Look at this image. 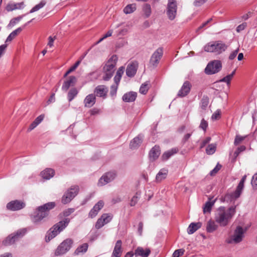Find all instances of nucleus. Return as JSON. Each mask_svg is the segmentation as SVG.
<instances>
[{
    "mask_svg": "<svg viewBox=\"0 0 257 257\" xmlns=\"http://www.w3.org/2000/svg\"><path fill=\"white\" fill-rule=\"evenodd\" d=\"M243 189L237 186L235 191L232 193H227L225 196V199L227 201H232L237 199L240 196Z\"/></svg>",
    "mask_w": 257,
    "mask_h": 257,
    "instance_id": "a211bd4d",
    "label": "nucleus"
},
{
    "mask_svg": "<svg viewBox=\"0 0 257 257\" xmlns=\"http://www.w3.org/2000/svg\"><path fill=\"white\" fill-rule=\"evenodd\" d=\"M207 0H195L194 2V5L195 7H199L204 4Z\"/></svg>",
    "mask_w": 257,
    "mask_h": 257,
    "instance_id": "bf43d9fd",
    "label": "nucleus"
},
{
    "mask_svg": "<svg viewBox=\"0 0 257 257\" xmlns=\"http://www.w3.org/2000/svg\"><path fill=\"white\" fill-rule=\"evenodd\" d=\"M99 112H100V110L97 108H93V109H92L90 110V114L92 115L99 114Z\"/></svg>",
    "mask_w": 257,
    "mask_h": 257,
    "instance_id": "e2e57ef3",
    "label": "nucleus"
},
{
    "mask_svg": "<svg viewBox=\"0 0 257 257\" xmlns=\"http://www.w3.org/2000/svg\"><path fill=\"white\" fill-rule=\"evenodd\" d=\"M163 50L162 48H158L152 54L150 63L153 66L156 67L159 63L160 60L162 57Z\"/></svg>",
    "mask_w": 257,
    "mask_h": 257,
    "instance_id": "ddd939ff",
    "label": "nucleus"
},
{
    "mask_svg": "<svg viewBox=\"0 0 257 257\" xmlns=\"http://www.w3.org/2000/svg\"><path fill=\"white\" fill-rule=\"evenodd\" d=\"M177 4L175 0H169L167 4L166 14L168 19L172 21L177 15Z\"/></svg>",
    "mask_w": 257,
    "mask_h": 257,
    "instance_id": "9b49d317",
    "label": "nucleus"
},
{
    "mask_svg": "<svg viewBox=\"0 0 257 257\" xmlns=\"http://www.w3.org/2000/svg\"><path fill=\"white\" fill-rule=\"evenodd\" d=\"M149 88V83L146 82L145 83L142 84L140 88V92L142 94H145L148 91Z\"/></svg>",
    "mask_w": 257,
    "mask_h": 257,
    "instance_id": "c03bdc74",
    "label": "nucleus"
},
{
    "mask_svg": "<svg viewBox=\"0 0 257 257\" xmlns=\"http://www.w3.org/2000/svg\"><path fill=\"white\" fill-rule=\"evenodd\" d=\"M168 173V170L167 169H161L156 175V181L158 183L161 182L167 178Z\"/></svg>",
    "mask_w": 257,
    "mask_h": 257,
    "instance_id": "393cba45",
    "label": "nucleus"
},
{
    "mask_svg": "<svg viewBox=\"0 0 257 257\" xmlns=\"http://www.w3.org/2000/svg\"><path fill=\"white\" fill-rule=\"evenodd\" d=\"M140 197V194L138 192L136 193L131 200L130 205L131 206H134L137 203Z\"/></svg>",
    "mask_w": 257,
    "mask_h": 257,
    "instance_id": "a18cd8bd",
    "label": "nucleus"
},
{
    "mask_svg": "<svg viewBox=\"0 0 257 257\" xmlns=\"http://www.w3.org/2000/svg\"><path fill=\"white\" fill-rule=\"evenodd\" d=\"M221 112L219 110H216L212 115L211 118L213 120L218 119L220 116Z\"/></svg>",
    "mask_w": 257,
    "mask_h": 257,
    "instance_id": "13d9d810",
    "label": "nucleus"
},
{
    "mask_svg": "<svg viewBox=\"0 0 257 257\" xmlns=\"http://www.w3.org/2000/svg\"><path fill=\"white\" fill-rule=\"evenodd\" d=\"M217 227L218 226L215 222L213 220H210L207 223L206 231L209 233L213 232L217 229Z\"/></svg>",
    "mask_w": 257,
    "mask_h": 257,
    "instance_id": "473e14b6",
    "label": "nucleus"
},
{
    "mask_svg": "<svg viewBox=\"0 0 257 257\" xmlns=\"http://www.w3.org/2000/svg\"><path fill=\"white\" fill-rule=\"evenodd\" d=\"M69 222L70 219L69 218H65L64 220L55 224L47 233L46 236V241L48 242L55 237L66 227Z\"/></svg>",
    "mask_w": 257,
    "mask_h": 257,
    "instance_id": "20e7f679",
    "label": "nucleus"
},
{
    "mask_svg": "<svg viewBox=\"0 0 257 257\" xmlns=\"http://www.w3.org/2000/svg\"><path fill=\"white\" fill-rule=\"evenodd\" d=\"M117 60V56L113 55L105 62L103 67V72L104 73L103 79L104 80L108 81L113 76Z\"/></svg>",
    "mask_w": 257,
    "mask_h": 257,
    "instance_id": "f03ea898",
    "label": "nucleus"
},
{
    "mask_svg": "<svg viewBox=\"0 0 257 257\" xmlns=\"http://www.w3.org/2000/svg\"><path fill=\"white\" fill-rule=\"evenodd\" d=\"M136 4H132L127 5L123 9V12L126 14H129L133 13L136 10Z\"/></svg>",
    "mask_w": 257,
    "mask_h": 257,
    "instance_id": "e433bc0d",
    "label": "nucleus"
},
{
    "mask_svg": "<svg viewBox=\"0 0 257 257\" xmlns=\"http://www.w3.org/2000/svg\"><path fill=\"white\" fill-rule=\"evenodd\" d=\"M246 24L245 23H243L241 25H239L236 28V31L239 32L241 31H242L243 30H244L246 27Z\"/></svg>",
    "mask_w": 257,
    "mask_h": 257,
    "instance_id": "0e129e2a",
    "label": "nucleus"
},
{
    "mask_svg": "<svg viewBox=\"0 0 257 257\" xmlns=\"http://www.w3.org/2000/svg\"><path fill=\"white\" fill-rule=\"evenodd\" d=\"M88 244L85 243H83V244L81 245L79 247L77 248V249L75 250L74 253L76 255H79L80 253H83L85 252L88 249Z\"/></svg>",
    "mask_w": 257,
    "mask_h": 257,
    "instance_id": "4c0bfd02",
    "label": "nucleus"
},
{
    "mask_svg": "<svg viewBox=\"0 0 257 257\" xmlns=\"http://www.w3.org/2000/svg\"><path fill=\"white\" fill-rule=\"evenodd\" d=\"M232 79V75H228L224 77L221 80H220V82H226L227 85L230 84V82Z\"/></svg>",
    "mask_w": 257,
    "mask_h": 257,
    "instance_id": "864d4df0",
    "label": "nucleus"
},
{
    "mask_svg": "<svg viewBox=\"0 0 257 257\" xmlns=\"http://www.w3.org/2000/svg\"><path fill=\"white\" fill-rule=\"evenodd\" d=\"M210 137H207L206 138H205L204 140L202 141L200 144V149H202L203 148H204L207 144H208L210 142Z\"/></svg>",
    "mask_w": 257,
    "mask_h": 257,
    "instance_id": "6e6d98bb",
    "label": "nucleus"
},
{
    "mask_svg": "<svg viewBox=\"0 0 257 257\" xmlns=\"http://www.w3.org/2000/svg\"><path fill=\"white\" fill-rule=\"evenodd\" d=\"M74 211V209L73 208H68L63 211V216L65 217H67L72 214Z\"/></svg>",
    "mask_w": 257,
    "mask_h": 257,
    "instance_id": "4d7b16f0",
    "label": "nucleus"
},
{
    "mask_svg": "<svg viewBox=\"0 0 257 257\" xmlns=\"http://www.w3.org/2000/svg\"><path fill=\"white\" fill-rule=\"evenodd\" d=\"M160 155V149L158 146L153 147L150 152V159L154 161L157 159Z\"/></svg>",
    "mask_w": 257,
    "mask_h": 257,
    "instance_id": "c85d7f7f",
    "label": "nucleus"
},
{
    "mask_svg": "<svg viewBox=\"0 0 257 257\" xmlns=\"http://www.w3.org/2000/svg\"><path fill=\"white\" fill-rule=\"evenodd\" d=\"M184 251L183 249H177L174 252L173 257H179L184 254Z\"/></svg>",
    "mask_w": 257,
    "mask_h": 257,
    "instance_id": "603ef678",
    "label": "nucleus"
},
{
    "mask_svg": "<svg viewBox=\"0 0 257 257\" xmlns=\"http://www.w3.org/2000/svg\"><path fill=\"white\" fill-rule=\"evenodd\" d=\"M143 15L146 18L150 17L152 14V9L151 5L149 4H145L142 7Z\"/></svg>",
    "mask_w": 257,
    "mask_h": 257,
    "instance_id": "72a5a7b5",
    "label": "nucleus"
},
{
    "mask_svg": "<svg viewBox=\"0 0 257 257\" xmlns=\"http://www.w3.org/2000/svg\"><path fill=\"white\" fill-rule=\"evenodd\" d=\"M235 206H231L228 209L223 206L219 207L215 213L216 222L221 226L227 225L235 213Z\"/></svg>",
    "mask_w": 257,
    "mask_h": 257,
    "instance_id": "f257e3e1",
    "label": "nucleus"
},
{
    "mask_svg": "<svg viewBox=\"0 0 257 257\" xmlns=\"http://www.w3.org/2000/svg\"><path fill=\"white\" fill-rule=\"evenodd\" d=\"M214 202H215V200H213L212 201H210L209 200L205 203V204L203 207V212L204 213H205L206 212H210V211L211 210V208L213 206V205H214Z\"/></svg>",
    "mask_w": 257,
    "mask_h": 257,
    "instance_id": "ea45409f",
    "label": "nucleus"
},
{
    "mask_svg": "<svg viewBox=\"0 0 257 257\" xmlns=\"http://www.w3.org/2000/svg\"><path fill=\"white\" fill-rule=\"evenodd\" d=\"M178 152V149L177 148H173L168 151L165 152L162 156V158L163 160H167L172 156L176 154Z\"/></svg>",
    "mask_w": 257,
    "mask_h": 257,
    "instance_id": "f704fd0d",
    "label": "nucleus"
},
{
    "mask_svg": "<svg viewBox=\"0 0 257 257\" xmlns=\"http://www.w3.org/2000/svg\"><path fill=\"white\" fill-rule=\"evenodd\" d=\"M26 204L24 202L16 200L8 203L7 205V208L12 211H17L24 208Z\"/></svg>",
    "mask_w": 257,
    "mask_h": 257,
    "instance_id": "4468645a",
    "label": "nucleus"
},
{
    "mask_svg": "<svg viewBox=\"0 0 257 257\" xmlns=\"http://www.w3.org/2000/svg\"><path fill=\"white\" fill-rule=\"evenodd\" d=\"M79 189L78 186H72L63 195L61 200L62 203L66 204L69 203L78 194Z\"/></svg>",
    "mask_w": 257,
    "mask_h": 257,
    "instance_id": "1a4fd4ad",
    "label": "nucleus"
},
{
    "mask_svg": "<svg viewBox=\"0 0 257 257\" xmlns=\"http://www.w3.org/2000/svg\"><path fill=\"white\" fill-rule=\"evenodd\" d=\"M108 92L107 87L104 85H100L96 86L94 90V94L95 96L102 97L103 99L106 98Z\"/></svg>",
    "mask_w": 257,
    "mask_h": 257,
    "instance_id": "dca6fc26",
    "label": "nucleus"
},
{
    "mask_svg": "<svg viewBox=\"0 0 257 257\" xmlns=\"http://www.w3.org/2000/svg\"><path fill=\"white\" fill-rule=\"evenodd\" d=\"M124 69L125 67L124 66H121L118 68L114 77V83H119L122 75L124 73Z\"/></svg>",
    "mask_w": 257,
    "mask_h": 257,
    "instance_id": "c9c22d12",
    "label": "nucleus"
},
{
    "mask_svg": "<svg viewBox=\"0 0 257 257\" xmlns=\"http://www.w3.org/2000/svg\"><path fill=\"white\" fill-rule=\"evenodd\" d=\"M244 232L245 230L241 226H237L233 234L227 239V242L228 243L236 244L241 242L244 237Z\"/></svg>",
    "mask_w": 257,
    "mask_h": 257,
    "instance_id": "423d86ee",
    "label": "nucleus"
},
{
    "mask_svg": "<svg viewBox=\"0 0 257 257\" xmlns=\"http://www.w3.org/2000/svg\"><path fill=\"white\" fill-rule=\"evenodd\" d=\"M76 81V78L75 76H71L69 77L64 82L62 86V89L64 91H66L71 86L75 84Z\"/></svg>",
    "mask_w": 257,
    "mask_h": 257,
    "instance_id": "5701e85b",
    "label": "nucleus"
},
{
    "mask_svg": "<svg viewBox=\"0 0 257 257\" xmlns=\"http://www.w3.org/2000/svg\"><path fill=\"white\" fill-rule=\"evenodd\" d=\"M22 18V16H19L17 18L12 19L8 25L9 27H12L18 23Z\"/></svg>",
    "mask_w": 257,
    "mask_h": 257,
    "instance_id": "09e8293b",
    "label": "nucleus"
},
{
    "mask_svg": "<svg viewBox=\"0 0 257 257\" xmlns=\"http://www.w3.org/2000/svg\"><path fill=\"white\" fill-rule=\"evenodd\" d=\"M143 136L139 135L138 137L135 138L130 143V147L132 149H135L139 147L142 143Z\"/></svg>",
    "mask_w": 257,
    "mask_h": 257,
    "instance_id": "c756f323",
    "label": "nucleus"
},
{
    "mask_svg": "<svg viewBox=\"0 0 257 257\" xmlns=\"http://www.w3.org/2000/svg\"><path fill=\"white\" fill-rule=\"evenodd\" d=\"M245 138L246 136L242 137L239 135H236L234 142V145L237 146L239 145Z\"/></svg>",
    "mask_w": 257,
    "mask_h": 257,
    "instance_id": "8fccbe9b",
    "label": "nucleus"
},
{
    "mask_svg": "<svg viewBox=\"0 0 257 257\" xmlns=\"http://www.w3.org/2000/svg\"><path fill=\"white\" fill-rule=\"evenodd\" d=\"M202 226L201 222L191 223L187 228V232L189 234H192L194 233L197 230L200 228Z\"/></svg>",
    "mask_w": 257,
    "mask_h": 257,
    "instance_id": "cd10ccee",
    "label": "nucleus"
},
{
    "mask_svg": "<svg viewBox=\"0 0 257 257\" xmlns=\"http://www.w3.org/2000/svg\"><path fill=\"white\" fill-rule=\"evenodd\" d=\"M119 83H114V84H113L111 86L110 90V95L112 97H114L115 96L116 92H117Z\"/></svg>",
    "mask_w": 257,
    "mask_h": 257,
    "instance_id": "37998d69",
    "label": "nucleus"
},
{
    "mask_svg": "<svg viewBox=\"0 0 257 257\" xmlns=\"http://www.w3.org/2000/svg\"><path fill=\"white\" fill-rule=\"evenodd\" d=\"M112 218V216L109 214H103L101 217L99 218L96 222L95 227L97 229H99L102 227L104 224L109 222Z\"/></svg>",
    "mask_w": 257,
    "mask_h": 257,
    "instance_id": "2eb2a0df",
    "label": "nucleus"
},
{
    "mask_svg": "<svg viewBox=\"0 0 257 257\" xmlns=\"http://www.w3.org/2000/svg\"><path fill=\"white\" fill-rule=\"evenodd\" d=\"M96 96L93 93L87 95L83 100V104L85 107L90 108L93 106L96 102Z\"/></svg>",
    "mask_w": 257,
    "mask_h": 257,
    "instance_id": "aec40b11",
    "label": "nucleus"
},
{
    "mask_svg": "<svg viewBox=\"0 0 257 257\" xmlns=\"http://www.w3.org/2000/svg\"><path fill=\"white\" fill-rule=\"evenodd\" d=\"M216 150V145L215 144H211L206 148V153L208 155L213 154Z\"/></svg>",
    "mask_w": 257,
    "mask_h": 257,
    "instance_id": "58836bf2",
    "label": "nucleus"
},
{
    "mask_svg": "<svg viewBox=\"0 0 257 257\" xmlns=\"http://www.w3.org/2000/svg\"><path fill=\"white\" fill-rule=\"evenodd\" d=\"M238 49H237L235 50L234 51H233V52H232L229 56V59L230 60L234 59L235 58V57L236 56V55L238 53Z\"/></svg>",
    "mask_w": 257,
    "mask_h": 257,
    "instance_id": "052dcab7",
    "label": "nucleus"
},
{
    "mask_svg": "<svg viewBox=\"0 0 257 257\" xmlns=\"http://www.w3.org/2000/svg\"><path fill=\"white\" fill-rule=\"evenodd\" d=\"M246 175H244L243 176V177L242 178V179H241V180L240 181L238 185H237V186H238L239 187H240L242 189H243V187H244V183L246 180Z\"/></svg>",
    "mask_w": 257,
    "mask_h": 257,
    "instance_id": "680f3d73",
    "label": "nucleus"
},
{
    "mask_svg": "<svg viewBox=\"0 0 257 257\" xmlns=\"http://www.w3.org/2000/svg\"><path fill=\"white\" fill-rule=\"evenodd\" d=\"M104 202L102 200H99L89 213V216L91 218H94L98 214V212L103 208L104 206Z\"/></svg>",
    "mask_w": 257,
    "mask_h": 257,
    "instance_id": "6ab92c4d",
    "label": "nucleus"
},
{
    "mask_svg": "<svg viewBox=\"0 0 257 257\" xmlns=\"http://www.w3.org/2000/svg\"><path fill=\"white\" fill-rule=\"evenodd\" d=\"M55 206L54 202H50L38 207L32 218L34 222L37 223L48 215L49 211Z\"/></svg>",
    "mask_w": 257,
    "mask_h": 257,
    "instance_id": "7ed1b4c3",
    "label": "nucleus"
},
{
    "mask_svg": "<svg viewBox=\"0 0 257 257\" xmlns=\"http://www.w3.org/2000/svg\"><path fill=\"white\" fill-rule=\"evenodd\" d=\"M80 63V61H77L64 74V77H66L69 73L74 71Z\"/></svg>",
    "mask_w": 257,
    "mask_h": 257,
    "instance_id": "de8ad7c7",
    "label": "nucleus"
},
{
    "mask_svg": "<svg viewBox=\"0 0 257 257\" xmlns=\"http://www.w3.org/2000/svg\"><path fill=\"white\" fill-rule=\"evenodd\" d=\"M221 165L218 164L216 167L210 172V175L211 176L215 175L217 172L221 169Z\"/></svg>",
    "mask_w": 257,
    "mask_h": 257,
    "instance_id": "5fc2aeb1",
    "label": "nucleus"
},
{
    "mask_svg": "<svg viewBox=\"0 0 257 257\" xmlns=\"http://www.w3.org/2000/svg\"><path fill=\"white\" fill-rule=\"evenodd\" d=\"M24 5L23 2L20 3H10L7 5L6 10L8 12L13 10L21 9Z\"/></svg>",
    "mask_w": 257,
    "mask_h": 257,
    "instance_id": "2f4dec72",
    "label": "nucleus"
},
{
    "mask_svg": "<svg viewBox=\"0 0 257 257\" xmlns=\"http://www.w3.org/2000/svg\"><path fill=\"white\" fill-rule=\"evenodd\" d=\"M191 87L192 85L189 81H185L178 92V96L181 97L186 96L189 93Z\"/></svg>",
    "mask_w": 257,
    "mask_h": 257,
    "instance_id": "412c9836",
    "label": "nucleus"
},
{
    "mask_svg": "<svg viewBox=\"0 0 257 257\" xmlns=\"http://www.w3.org/2000/svg\"><path fill=\"white\" fill-rule=\"evenodd\" d=\"M26 232V230L25 229H22L17 231L16 233L10 234L3 240V245L8 246L14 244L19 238L22 237Z\"/></svg>",
    "mask_w": 257,
    "mask_h": 257,
    "instance_id": "6e6552de",
    "label": "nucleus"
},
{
    "mask_svg": "<svg viewBox=\"0 0 257 257\" xmlns=\"http://www.w3.org/2000/svg\"><path fill=\"white\" fill-rule=\"evenodd\" d=\"M208 127V122L204 118H203L200 122L199 127L202 129L204 131H206Z\"/></svg>",
    "mask_w": 257,
    "mask_h": 257,
    "instance_id": "3c124183",
    "label": "nucleus"
},
{
    "mask_svg": "<svg viewBox=\"0 0 257 257\" xmlns=\"http://www.w3.org/2000/svg\"><path fill=\"white\" fill-rule=\"evenodd\" d=\"M44 118V115H40L38 116L35 120L30 124L28 129V132H30L34 129L39 124H40Z\"/></svg>",
    "mask_w": 257,
    "mask_h": 257,
    "instance_id": "7c9ffc66",
    "label": "nucleus"
},
{
    "mask_svg": "<svg viewBox=\"0 0 257 257\" xmlns=\"http://www.w3.org/2000/svg\"><path fill=\"white\" fill-rule=\"evenodd\" d=\"M7 46L6 44L2 45L0 46V58L2 56V55L4 53L5 49H6Z\"/></svg>",
    "mask_w": 257,
    "mask_h": 257,
    "instance_id": "69168bd1",
    "label": "nucleus"
},
{
    "mask_svg": "<svg viewBox=\"0 0 257 257\" xmlns=\"http://www.w3.org/2000/svg\"><path fill=\"white\" fill-rule=\"evenodd\" d=\"M55 174L54 170L51 168H47L41 172V176L46 180H49L54 176Z\"/></svg>",
    "mask_w": 257,
    "mask_h": 257,
    "instance_id": "bb28decb",
    "label": "nucleus"
},
{
    "mask_svg": "<svg viewBox=\"0 0 257 257\" xmlns=\"http://www.w3.org/2000/svg\"><path fill=\"white\" fill-rule=\"evenodd\" d=\"M116 176L115 171L108 172L102 175L97 183L98 186H103L113 181Z\"/></svg>",
    "mask_w": 257,
    "mask_h": 257,
    "instance_id": "f8f14e48",
    "label": "nucleus"
},
{
    "mask_svg": "<svg viewBox=\"0 0 257 257\" xmlns=\"http://www.w3.org/2000/svg\"><path fill=\"white\" fill-rule=\"evenodd\" d=\"M138 68V63L136 61L130 63L126 69V74L129 77H132L136 74Z\"/></svg>",
    "mask_w": 257,
    "mask_h": 257,
    "instance_id": "f3484780",
    "label": "nucleus"
},
{
    "mask_svg": "<svg viewBox=\"0 0 257 257\" xmlns=\"http://www.w3.org/2000/svg\"><path fill=\"white\" fill-rule=\"evenodd\" d=\"M192 134L191 133H188L187 134H186L183 139H182V142L183 143H186L188 140V139L190 138V137H191Z\"/></svg>",
    "mask_w": 257,
    "mask_h": 257,
    "instance_id": "774afa93",
    "label": "nucleus"
},
{
    "mask_svg": "<svg viewBox=\"0 0 257 257\" xmlns=\"http://www.w3.org/2000/svg\"><path fill=\"white\" fill-rule=\"evenodd\" d=\"M209 103V100L207 97H203L201 101L200 107L201 109L205 110Z\"/></svg>",
    "mask_w": 257,
    "mask_h": 257,
    "instance_id": "49530a36",
    "label": "nucleus"
},
{
    "mask_svg": "<svg viewBox=\"0 0 257 257\" xmlns=\"http://www.w3.org/2000/svg\"><path fill=\"white\" fill-rule=\"evenodd\" d=\"M222 68V63L219 60H214L209 62L205 69L206 74L211 75L218 72Z\"/></svg>",
    "mask_w": 257,
    "mask_h": 257,
    "instance_id": "9d476101",
    "label": "nucleus"
},
{
    "mask_svg": "<svg viewBox=\"0 0 257 257\" xmlns=\"http://www.w3.org/2000/svg\"><path fill=\"white\" fill-rule=\"evenodd\" d=\"M151 253V250L149 248H147L145 250L142 247H138L135 250V254L136 256H141L142 257H148Z\"/></svg>",
    "mask_w": 257,
    "mask_h": 257,
    "instance_id": "a878e982",
    "label": "nucleus"
},
{
    "mask_svg": "<svg viewBox=\"0 0 257 257\" xmlns=\"http://www.w3.org/2000/svg\"><path fill=\"white\" fill-rule=\"evenodd\" d=\"M55 39V37L54 38H53L51 36H50L48 38L49 42L48 43V46H49L50 47H52L53 46V43Z\"/></svg>",
    "mask_w": 257,
    "mask_h": 257,
    "instance_id": "338daca9",
    "label": "nucleus"
},
{
    "mask_svg": "<svg viewBox=\"0 0 257 257\" xmlns=\"http://www.w3.org/2000/svg\"><path fill=\"white\" fill-rule=\"evenodd\" d=\"M137 96V93L136 92L130 91L125 93L122 96V100L126 102H131L134 101Z\"/></svg>",
    "mask_w": 257,
    "mask_h": 257,
    "instance_id": "b1692460",
    "label": "nucleus"
},
{
    "mask_svg": "<svg viewBox=\"0 0 257 257\" xmlns=\"http://www.w3.org/2000/svg\"><path fill=\"white\" fill-rule=\"evenodd\" d=\"M227 46L221 41H217L210 42L204 47V50L207 52L214 53L216 54H220L225 51Z\"/></svg>",
    "mask_w": 257,
    "mask_h": 257,
    "instance_id": "39448f33",
    "label": "nucleus"
},
{
    "mask_svg": "<svg viewBox=\"0 0 257 257\" xmlns=\"http://www.w3.org/2000/svg\"><path fill=\"white\" fill-rule=\"evenodd\" d=\"M122 242L120 240H118L115 244L111 257H120L122 253Z\"/></svg>",
    "mask_w": 257,
    "mask_h": 257,
    "instance_id": "4be33fe9",
    "label": "nucleus"
},
{
    "mask_svg": "<svg viewBox=\"0 0 257 257\" xmlns=\"http://www.w3.org/2000/svg\"><path fill=\"white\" fill-rule=\"evenodd\" d=\"M72 243L73 240L70 238L64 240L55 250V255L59 256L66 253L71 248Z\"/></svg>",
    "mask_w": 257,
    "mask_h": 257,
    "instance_id": "0eeeda50",
    "label": "nucleus"
},
{
    "mask_svg": "<svg viewBox=\"0 0 257 257\" xmlns=\"http://www.w3.org/2000/svg\"><path fill=\"white\" fill-rule=\"evenodd\" d=\"M46 4V2L45 0L42 1L39 4L36 5L33 7L30 11V13H32L38 11L40 9L42 8Z\"/></svg>",
    "mask_w": 257,
    "mask_h": 257,
    "instance_id": "a19ab883",
    "label": "nucleus"
},
{
    "mask_svg": "<svg viewBox=\"0 0 257 257\" xmlns=\"http://www.w3.org/2000/svg\"><path fill=\"white\" fill-rule=\"evenodd\" d=\"M78 91L75 88L71 89L68 93V99L71 101L77 94Z\"/></svg>",
    "mask_w": 257,
    "mask_h": 257,
    "instance_id": "79ce46f5",
    "label": "nucleus"
}]
</instances>
